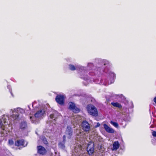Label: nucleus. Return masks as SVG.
<instances>
[{
  "instance_id": "f257e3e1",
  "label": "nucleus",
  "mask_w": 156,
  "mask_h": 156,
  "mask_svg": "<svg viewBox=\"0 0 156 156\" xmlns=\"http://www.w3.org/2000/svg\"><path fill=\"white\" fill-rule=\"evenodd\" d=\"M10 113L12 114L10 116L8 115H3L0 117V141H2L4 136H7V133L10 130L9 128H12V125H15L19 123L20 108L11 109Z\"/></svg>"
},
{
  "instance_id": "f03ea898",
  "label": "nucleus",
  "mask_w": 156,
  "mask_h": 156,
  "mask_svg": "<svg viewBox=\"0 0 156 156\" xmlns=\"http://www.w3.org/2000/svg\"><path fill=\"white\" fill-rule=\"evenodd\" d=\"M69 68L70 70L73 71L75 70H79L80 71L79 73L81 75V78H83L85 81L86 80L87 83L90 82L91 80L88 79L87 76L86 77L83 76L85 74V73L87 72L86 70H85L86 68L85 67L80 65H76L74 66L73 65L70 64L69 65Z\"/></svg>"
},
{
  "instance_id": "7ed1b4c3",
  "label": "nucleus",
  "mask_w": 156,
  "mask_h": 156,
  "mask_svg": "<svg viewBox=\"0 0 156 156\" xmlns=\"http://www.w3.org/2000/svg\"><path fill=\"white\" fill-rule=\"evenodd\" d=\"M46 108L44 106H42L38 108V111L35 113L34 116L35 118L41 119L42 118L45 114Z\"/></svg>"
},
{
  "instance_id": "20e7f679",
  "label": "nucleus",
  "mask_w": 156,
  "mask_h": 156,
  "mask_svg": "<svg viewBox=\"0 0 156 156\" xmlns=\"http://www.w3.org/2000/svg\"><path fill=\"white\" fill-rule=\"evenodd\" d=\"M87 109L88 113L90 115L94 116H97L98 115L97 109L94 106L89 105L87 107Z\"/></svg>"
},
{
  "instance_id": "39448f33",
  "label": "nucleus",
  "mask_w": 156,
  "mask_h": 156,
  "mask_svg": "<svg viewBox=\"0 0 156 156\" xmlns=\"http://www.w3.org/2000/svg\"><path fill=\"white\" fill-rule=\"evenodd\" d=\"M82 129L85 132H89L90 130V125L86 121H83L81 124Z\"/></svg>"
},
{
  "instance_id": "423d86ee",
  "label": "nucleus",
  "mask_w": 156,
  "mask_h": 156,
  "mask_svg": "<svg viewBox=\"0 0 156 156\" xmlns=\"http://www.w3.org/2000/svg\"><path fill=\"white\" fill-rule=\"evenodd\" d=\"M65 98V96L64 95H58L56 97L55 100L58 103L62 105L64 104Z\"/></svg>"
},
{
  "instance_id": "0eeeda50",
  "label": "nucleus",
  "mask_w": 156,
  "mask_h": 156,
  "mask_svg": "<svg viewBox=\"0 0 156 156\" xmlns=\"http://www.w3.org/2000/svg\"><path fill=\"white\" fill-rule=\"evenodd\" d=\"M69 108L75 113H78L80 112V109L76 107L75 104L72 102H70L69 103Z\"/></svg>"
},
{
  "instance_id": "6e6552de",
  "label": "nucleus",
  "mask_w": 156,
  "mask_h": 156,
  "mask_svg": "<svg viewBox=\"0 0 156 156\" xmlns=\"http://www.w3.org/2000/svg\"><path fill=\"white\" fill-rule=\"evenodd\" d=\"M66 136L69 138H70L73 134V130L71 127L70 126H67L66 131Z\"/></svg>"
},
{
  "instance_id": "1a4fd4ad",
  "label": "nucleus",
  "mask_w": 156,
  "mask_h": 156,
  "mask_svg": "<svg viewBox=\"0 0 156 156\" xmlns=\"http://www.w3.org/2000/svg\"><path fill=\"white\" fill-rule=\"evenodd\" d=\"M57 112L55 111L54 112V113L50 115V118H49L50 123L53 122L54 124H55V119L57 118Z\"/></svg>"
},
{
  "instance_id": "9d476101",
  "label": "nucleus",
  "mask_w": 156,
  "mask_h": 156,
  "mask_svg": "<svg viewBox=\"0 0 156 156\" xmlns=\"http://www.w3.org/2000/svg\"><path fill=\"white\" fill-rule=\"evenodd\" d=\"M94 144L92 143H90L88 145L87 151L89 154H91L94 151Z\"/></svg>"
},
{
  "instance_id": "9b49d317",
  "label": "nucleus",
  "mask_w": 156,
  "mask_h": 156,
  "mask_svg": "<svg viewBox=\"0 0 156 156\" xmlns=\"http://www.w3.org/2000/svg\"><path fill=\"white\" fill-rule=\"evenodd\" d=\"M38 153L42 155L45 154L46 152L45 148L41 146H37V147Z\"/></svg>"
},
{
  "instance_id": "f8f14e48",
  "label": "nucleus",
  "mask_w": 156,
  "mask_h": 156,
  "mask_svg": "<svg viewBox=\"0 0 156 156\" xmlns=\"http://www.w3.org/2000/svg\"><path fill=\"white\" fill-rule=\"evenodd\" d=\"M103 126L105 130L107 132L110 133H113L115 132L114 130L112 128L110 127L106 124H104Z\"/></svg>"
},
{
  "instance_id": "ddd939ff",
  "label": "nucleus",
  "mask_w": 156,
  "mask_h": 156,
  "mask_svg": "<svg viewBox=\"0 0 156 156\" xmlns=\"http://www.w3.org/2000/svg\"><path fill=\"white\" fill-rule=\"evenodd\" d=\"M27 128V122L23 120L21 121L20 123V129H22L26 130Z\"/></svg>"
},
{
  "instance_id": "4468645a",
  "label": "nucleus",
  "mask_w": 156,
  "mask_h": 156,
  "mask_svg": "<svg viewBox=\"0 0 156 156\" xmlns=\"http://www.w3.org/2000/svg\"><path fill=\"white\" fill-rule=\"evenodd\" d=\"M80 117L79 116H75L72 118L73 122V124H78L79 122V120L80 119Z\"/></svg>"
},
{
  "instance_id": "2eb2a0df",
  "label": "nucleus",
  "mask_w": 156,
  "mask_h": 156,
  "mask_svg": "<svg viewBox=\"0 0 156 156\" xmlns=\"http://www.w3.org/2000/svg\"><path fill=\"white\" fill-rule=\"evenodd\" d=\"M100 68H96L94 69V70L92 71L91 72H90L89 73L90 75H93L94 74H99V73H100L101 72L100 71Z\"/></svg>"
},
{
  "instance_id": "dca6fc26",
  "label": "nucleus",
  "mask_w": 156,
  "mask_h": 156,
  "mask_svg": "<svg viewBox=\"0 0 156 156\" xmlns=\"http://www.w3.org/2000/svg\"><path fill=\"white\" fill-rule=\"evenodd\" d=\"M113 148L112 149V150H116L119 147V144L118 141H115L113 144Z\"/></svg>"
},
{
  "instance_id": "f3484780",
  "label": "nucleus",
  "mask_w": 156,
  "mask_h": 156,
  "mask_svg": "<svg viewBox=\"0 0 156 156\" xmlns=\"http://www.w3.org/2000/svg\"><path fill=\"white\" fill-rule=\"evenodd\" d=\"M27 144V142L25 141L24 140L21 139L20 140V148L26 146Z\"/></svg>"
},
{
  "instance_id": "a211bd4d",
  "label": "nucleus",
  "mask_w": 156,
  "mask_h": 156,
  "mask_svg": "<svg viewBox=\"0 0 156 156\" xmlns=\"http://www.w3.org/2000/svg\"><path fill=\"white\" fill-rule=\"evenodd\" d=\"M15 136L16 137V138L14 137V140H16L15 143V145L16 146H20V139H19V136L15 134Z\"/></svg>"
},
{
  "instance_id": "6ab92c4d",
  "label": "nucleus",
  "mask_w": 156,
  "mask_h": 156,
  "mask_svg": "<svg viewBox=\"0 0 156 156\" xmlns=\"http://www.w3.org/2000/svg\"><path fill=\"white\" fill-rule=\"evenodd\" d=\"M111 104L113 106L115 107H118L119 108H121L122 107V106L121 105L118 103H117V102H116V103L112 102V103H111Z\"/></svg>"
},
{
  "instance_id": "aec40b11",
  "label": "nucleus",
  "mask_w": 156,
  "mask_h": 156,
  "mask_svg": "<svg viewBox=\"0 0 156 156\" xmlns=\"http://www.w3.org/2000/svg\"><path fill=\"white\" fill-rule=\"evenodd\" d=\"M110 123L116 128H117L118 127V124L116 122H113L112 121H111L110 122Z\"/></svg>"
},
{
  "instance_id": "412c9836",
  "label": "nucleus",
  "mask_w": 156,
  "mask_h": 156,
  "mask_svg": "<svg viewBox=\"0 0 156 156\" xmlns=\"http://www.w3.org/2000/svg\"><path fill=\"white\" fill-rule=\"evenodd\" d=\"M43 142L45 144H48V141L47 140L46 138L45 137L42 136L41 138Z\"/></svg>"
},
{
  "instance_id": "4be33fe9",
  "label": "nucleus",
  "mask_w": 156,
  "mask_h": 156,
  "mask_svg": "<svg viewBox=\"0 0 156 156\" xmlns=\"http://www.w3.org/2000/svg\"><path fill=\"white\" fill-rule=\"evenodd\" d=\"M87 68L89 69L91 68L92 69V67H94L93 64L90 63H88L87 66Z\"/></svg>"
},
{
  "instance_id": "5701e85b",
  "label": "nucleus",
  "mask_w": 156,
  "mask_h": 156,
  "mask_svg": "<svg viewBox=\"0 0 156 156\" xmlns=\"http://www.w3.org/2000/svg\"><path fill=\"white\" fill-rule=\"evenodd\" d=\"M7 88L9 90V92L12 97H13V95L12 92V90L11 89V86L10 85H8L7 87Z\"/></svg>"
},
{
  "instance_id": "b1692460",
  "label": "nucleus",
  "mask_w": 156,
  "mask_h": 156,
  "mask_svg": "<svg viewBox=\"0 0 156 156\" xmlns=\"http://www.w3.org/2000/svg\"><path fill=\"white\" fill-rule=\"evenodd\" d=\"M8 143H9V145H13V144H14V141L11 139H9V141H8Z\"/></svg>"
},
{
  "instance_id": "393cba45",
  "label": "nucleus",
  "mask_w": 156,
  "mask_h": 156,
  "mask_svg": "<svg viewBox=\"0 0 156 156\" xmlns=\"http://www.w3.org/2000/svg\"><path fill=\"white\" fill-rule=\"evenodd\" d=\"M103 63L104 65H106L109 63V62L106 60H104Z\"/></svg>"
},
{
  "instance_id": "a878e982",
  "label": "nucleus",
  "mask_w": 156,
  "mask_h": 156,
  "mask_svg": "<svg viewBox=\"0 0 156 156\" xmlns=\"http://www.w3.org/2000/svg\"><path fill=\"white\" fill-rule=\"evenodd\" d=\"M59 146L60 147L64 148L65 147V146L64 144H62L61 143H60L59 144Z\"/></svg>"
},
{
  "instance_id": "bb28decb",
  "label": "nucleus",
  "mask_w": 156,
  "mask_h": 156,
  "mask_svg": "<svg viewBox=\"0 0 156 156\" xmlns=\"http://www.w3.org/2000/svg\"><path fill=\"white\" fill-rule=\"evenodd\" d=\"M152 135L153 136L156 137V131H153L152 132Z\"/></svg>"
},
{
  "instance_id": "cd10ccee",
  "label": "nucleus",
  "mask_w": 156,
  "mask_h": 156,
  "mask_svg": "<svg viewBox=\"0 0 156 156\" xmlns=\"http://www.w3.org/2000/svg\"><path fill=\"white\" fill-rule=\"evenodd\" d=\"M20 113H22V114L25 113V110L20 108Z\"/></svg>"
},
{
  "instance_id": "c85d7f7f",
  "label": "nucleus",
  "mask_w": 156,
  "mask_h": 156,
  "mask_svg": "<svg viewBox=\"0 0 156 156\" xmlns=\"http://www.w3.org/2000/svg\"><path fill=\"white\" fill-rule=\"evenodd\" d=\"M111 76H113V77H115V74L112 72L111 73Z\"/></svg>"
},
{
  "instance_id": "c756f323",
  "label": "nucleus",
  "mask_w": 156,
  "mask_h": 156,
  "mask_svg": "<svg viewBox=\"0 0 156 156\" xmlns=\"http://www.w3.org/2000/svg\"><path fill=\"white\" fill-rule=\"evenodd\" d=\"M100 124L99 122H98L97 123V125L95 126V127L96 128H97V127H98L99 126H100Z\"/></svg>"
},
{
  "instance_id": "7c9ffc66",
  "label": "nucleus",
  "mask_w": 156,
  "mask_h": 156,
  "mask_svg": "<svg viewBox=\"0 0 156 156\" xmlns=\"http://www.w3.org/2000/svg\"><path fill=\"white\" fill-rule=\"evenodd\" d=\"M30 119H31V122L32 123H36V122H34V121L33 120V119H32V117L31 116H30Z\"/></svg>"
},
{
  "instance_id": "2f4dec72",
  "label": "nucleus",
  "mask_w": 156,
  "mask_h": 156,
  "mask_svg": "<svg viewBox=\"0 0 156 156\" xmlns=\"http://www.w3.org/2000/svg\"><path fill=\"white\" fill-rule=\"evenodd\" d=\"M66 138V136L65 135H64L63 136V142H65V141Z\"/></svg>"
},
{
  "instance_id": "473e14b6",
  "label": "nucleus",
  "mask_w": 156,
  "mask_h": 156,
  "mask_svg": "<svg viewBox=\"0 0 156 156\" xmlns=\"http://www.w3.org/2000/svg\"><path fill=\"white\" fill-rule=\"evenodd\" d=\"M78 151V150H76V149H75L74 150V151L75 152H76V153H77V152Z\"/></svg>"
},
{
  "instance_id": "72a5a7b5",
  "label": "nucleus",
  "mask_w": 156,
  "mask_h": 156,
  "mask_svg": "<svg viewBox=\"0 0 156 156\" xmlns=\"http://www.w3.org/2000/svg\"><path fill=\"white\" fill-rule=\"evenodd\" d=\"M79 134H78V133H77V135H78V136H80V134H81V133L79 131Z\"/></svg>"
},
{
  "instance_id": "f704fd0d",
  "label": "nucleus",
  "mask_w": 156,
  "mask_h": 156,
  "mask_svg": "<svg viewBox=\"0 0 156 156\" xmlns=\"http://www.w3.org/2000/svg\"><path fill=\"white\" fill-rule=\"evenodd\" d=\"M122 94H121L119 95V97H120L121 98H122Z\"/></svg>"
},
{
  "instance_id": "c9c22d12",
  "label": "nucleus",
  "mask_w": 156,
  "mask_h": 156,
  "mask_svg": "<svg viewBox=\"0 0 156 156\" xmlns=\"http://www.w3.org/2000/svg\"><path fill=\"white\" fill-rule=\"evenodd\" d=\"M35 103H33L32 104V106H33L34 105Z\"/></svg>"
},
{
  "instance_id": "e433bc0d",
  "label": "nucleus",
  "mask_w": 156,
  "mask_h": 156,
  "mask_svg": "<svg viewBox=\"0 0 156 156\" xmlns=\"http://www.w3.org/2000/svg\"><path fill=\"white\" fill-rule=\"evenodd\" d=\"M113 81L112 82H111V83H108V84H111V83H113Z\"/></svg>"
},
{
  "instance_id": "4c0bfd02",
  "label": "nucleus",
  "mask_w": 156,
  "mask_h": 156,
  "mask_svg": "<svg viewBox=\"0 0 156 156\" xmlns=\"http://www.w3.org/2000/svg\"><path fill=\"white\" fill-rule=\"evenodd\" d=\"M105 84V85H107V84Z\"/></svg>"
},
{
  "instance_id": "58836bf2",
  "label": "nucleus",
  "mask_w": 156,
  "mask_h": 156,
  "mask_svg": "<svg viewBox=\"0 0 156 156\" xmlns=\"http://www.w3.org/2000/svg\"><path fill=\"white\" fill-rule=\"evenodd\" d=\"M83 83H85V82H83Z\"/></svg>"
}]
</instances>
